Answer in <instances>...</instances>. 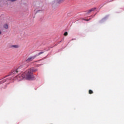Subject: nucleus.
Instances as JSON below:
<instances>
[{"instance_id": "4468645a", "label": "nucleus", "mask_w": 124, "mask_h": 124, "mask_svg": "<svg viewBox=\"0 0 124 124\" xmlns=\"http://www.w3.org/2000/svg\"><path fill=\"white\" fill-rule=\"evenodd\" d=\"M0 34H1V31H0Z\"/></svg>"}, {"instance_id": "2eb2a0df", "label": "nucleus", "mask_w": 124, "mask_h": 124, "mask_svg": "<svg viewBox=\"0 0 124 124\" xmlns=\"http://www.w3.org/2000/svg\"><path fill=\"white\" fill-rule=\"evenodd\" d=\"M40 65H41V64L39 65V66H40Z\"/></svg>"}, {"instance_id": "423d86ee", "label": "nucleus", "mask_w": 124, "mask_h": 124, "mask_svg": "<svg viewBox=\"0 0 124 124\" xmlns=\"http://www.w3.org/2000/svg\"><path fill=\"white\" fill-rule=\"evenodd\" d=\"M19 45H18L11 46V48H19Z\"/></svg>"}, {"instance_id": "39448f33", "label": "nucleus", "mask_w": 124, "mask_h": 124, "mask_svg": "<svg viewBox=\"0 0 124 124\" xmlns=\"http://www.w3.org/2000/svg\"><path fill=\"white\" fill-rule=\"evenodd\" d=\"M96 9V7L90 9L88 11V13H91V12H93V11H94Z\"/></svg>"}, {"instance_id": "1a4fd4ad", "label": "nucleus", "mask_w": 124, "mask_h": 124, "mask_svg": "<svg viewBox=\"0 0 124 124\" xmlns=\"http://www.w3.org/2000/svg\"><path fill=\"white\" fill-rule=\"evenodd\" d=\"M5 82H6V79H3L2 81H0V84H2Z\"/></svg>"}, {"instance_id": "7ed1b4c3", "label": "nucleus", "mask_w": 124, "mask_h": 124, "mask_svg": "<svg viewBox=\"0 0 124 124\" xmlns=\"http://www.w3.org/2000/svg\"><path fill=\"white\" fill-rule=\"evenodd\" d=\"M21 68H22V66H20L18 68L13 70L11 72V75H14V74H17L18 72H21Z\"/></svg>"}, {"instance_id": "f257e3e1", "label": "nucleus", "mask_w": 124, "mask_h": 124, "mask_svg": "<svg viewBox=\"0 0 124 124\" xmlns=\"http://www.w3.org/2000/svg\"><path fill=\"white\" fill-rule=\"evenodd\" d=\"M17 80L21 81L23 79L25 78L27 80H33L34 76L33 73L31 72V70L29 69L22 74H19L16 77Z\"/></svg>"}, {"instance_id": "f8f14e48", "label": "nucleus", "mask_w": 124, "mask_h": 124, "mask_svg": "<svg viewBox=\"0 0 124 124\" xmlns=\"http://www.w3.org/2000/svg\"><path fill=\"white\" fill-rule=\"evenodd\" d=\"M85 21H90V19H85Z\"/></svg>"}, {"instance_id": "ddd939ff", "label": "nucleus", "mask_w": 124, "mask_h": 124, "mask_svg": "<svg viewBox=\"0 0 124 124\" xmlns=\"http://www.w3.org/2000/svg\"><path fill=\"white\" fill-rule=\"evenodd\" d=\"M102 20H101L100 21V23H102Z\"/></svg>"}, {"instance_id": "6e6552de", "label": "nucleus", "mask_w": 124, "mask_h": 124, "mask_svg": "<svg viewBox=\"0 0 124 124\" xmlns=\"http://www.w3.org/2000/svg\"><path fill=\"white\" fill-rule=\"evenodd\" d=\"M93 93V92L92 90H89V94H92Z\"/></svg>"}, {"instance_id": "0eeeda50", "label": "nucleus", "mask_w": 124, "mask_h": 124, "mask_svg": "<svg viewBox=\"0 0 124 124\" xmlns=\"http://www.w3.org/2000/svg\"><path fill=\"white\" fill-rule=\"evenodd\" d=\"M3 28L4 29H5V30H7L8 29V24H5L3 25Z\"/></svg>"}, {"instance_id": "9b49d317", "label": "nucleus", "mask_w": 124, "mask_h": 124, "mask_svg": "<svg viewBox=\"0 0 124 124\" xmlns=\"http://www.w3.org/2000/svg\"><path fill=\"white\" fill-rule=\"evenodd\" d=\"M8 0L13 2V1H16V0Z\"/></svg>"}, {"instance_id": "9d476101", "label": "nucleus", "mask_w": 124, "mask_h": 124, "mask_svg": "<svg viewBox=\"0 0 124 124\" xmlns=\"http://www.w3.org/2000/svg\"><path fill=\"white\" fill-rule=\"evenodd\" d=\"M68 34V33H67V32H65L64 33V35L65 36H67V35Z\"/></svg>"}, {"instance_id": "f03ea898", "label": "nucleus", "mask_w": 124, "mask_h": 124, "mask_svg": "<svg viewBox=\"0 0 124 124\" xmlns=\"http://www.w3.org/2000/svg\"><path fill=\"white\" fill-rule=\"evenodd\" d=\"M41 54H43V52H39L38 54L34 55V56H31L28 58L26 62H32V61L34 60L35 58L37 57L38 56L41 55Z\"/></svg>"}, {"instance_id": "20e7f679", "label": "nucleus", "mask_w": 124, "mask_h": 124, "mask_svg": "<svg viewBox=\"0 0 124 124\" xmlns=\"http://www.w3.org/2000/svg\"><path fill=\"white\" fill-rule=\"evenodd\" d=\"M29 69H31L32 73H33V72H36V71H37V69L33 68V67L30 68Z\"/></svg>"}]
</instances>
